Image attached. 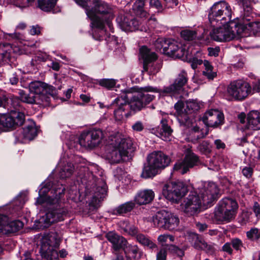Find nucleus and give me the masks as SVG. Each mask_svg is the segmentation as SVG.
<instances>
[{
	"mask_svg": "<svg viewBox=\"0 0 260 260\" xmlns=\"http://www.w3.org/2000/svg\"><path fill=\"white\" fill-rule=\"evenodd\" d=\"M252 210L257 219H260V205L257 202H254Z\"/></svg>",
	"mask_w": 260,
	"mask_h": 260,
	"instance_id": "052dcab7",
	"label": "nucleus"
},
{
	"mask_svg": "<svg viewBox=\"0 0 260 260\" xmlns=\"http://www.w3.org/2000/svg\"><path fill=\"white\" fill-rule=\"evenodd\" d=\"M205 70L203 71V75L209 80H213L216 76V72L213 71V67L210 63L205 60L204 61Z\"/></svg>",
	"mask_w": 260,
	"mask_h": 260,
	"instance_id": "ea45409f",
	"label": "nucleus"
},
{
	"mask_svg": "<svg viewBox=\"0 0 260 260\" xmlns=\"http://www.w3.org/2000/svg\"><path fill=\"white\" fill-rule=\"evenodd\" d=\"M12 47L9 43H0V63H8L10 59Z\"/></svg>",
	"mask_w": 260,
	"mask_h": 260,
	"instance_id": "7c9ffc66",
	"label": "nucleus"
},
{
	"mask_svg": "<svg viewBox=\"0 0 260 260\" xmlns=\"http://www.w3.org/2000/svg\"><path fill=\"white\" fill-rule=\"evenodd\" d=\"M40 31V27L38 25H34L31 26L29 32L31 35H39Z\"/></svg>",
	"mask_w": 260,
	"mask_h": 260,
	"instance_id": "774afa93",
	"label": "nucleus"
},
{
	"mask_svg": "<svg viewBox=\"0 0 260 260\" xmlns=\"http://www.w3.org/2000/svg\"><path fill=\"white\" fill-rule=\"evenodd\" d=\"M144 2L143 0H137L133 6L136 14L141 17H147L148 14L144 10Z\"/></svg>",
	"mask_w": 260,
	"mask_h": 260,
	"instance_id": "4c0bfd02",
	"label": "nucleus"
},
{
	"mask_svg": "<svg viewBox=\"0 0 260 260\" xmlns=\"http://www.w3.org/2000/svg\"><path fill=\"white\" fill-rule=\"evenodd\" d=\"M187 81V74L184 71H182L175 79L173 84L180 92Z\"/></svg>",
	"mask_w": 260,
	"mask_h": 260,
	"instance_id": "e433bc0d",
	"label": "nucleus"
},
{
	"mask_svg": "<svg viewBox=\"0 0 260 260\" xmlns=\"http://www.w3.org/2000/svg\"><path fill=\"white\" fill-rule=\"evenodd\" d=\"M113 9L112 6L100 0H92L91 7L87 9V16L91 20L92 27L98 29L100 34L98 35L96 30L93 32V38L97 40L102 39V35L104 33L105 22L110 27L109 20L113 17Z\"/></svg>",
	"mask_w": 260,
	"mask_h": 260,
	"instance_id": "f03ea898",
	"label": "nucleus"
},
{
	"mask_svg": "<svg viewBox=\"0 0 260 260\" xmlns=\"http://www.w3.org/2000/svg\"><path fill=\"white\" fill-rule=\"evenodd\" d=\"M134 131L137 132H142L144 128V125L141 121H136L132 126Z\"/></svg>",
	"mask_w": 260,
	"mask_h": 260,
	"instance_id": "6e6d98bb",
	"label": "nucleus"
},
{
	"mask_svg": "<svg viewBox=\"0 0 260 260\" xmlns=\"http://www.w3.org/2000/svg\"><path fill=\"white\" fill-rule=\"evenodd\" d=\"M238 205L233 199L225 198L220 201L215 209L213 219L217 222L229 221L234 218Z\"/></svg>",
	"mask_w": 260,
	"mask_h": 260,
	"instance_id": "0eeeda50",
	"label": "nucleus"
},
{
	"mask_svg": "<svg viewBox=\"0 0 260 260\" xmlns=\"http://www.w3.org/2000/svg\"><path fill=\"white\" fill-rule=\"evenodd\" d=\"M242 172L246 178H250L253 174V169L250 167H245L242 169Z\"/></svg>",
	"mask_w": 260,
	"mask_h": 260,
	"instance_id": "13d9d810",
	"label": "nucleus"
},
{
	"mask_svg": "<svg viewBox=\"0 0 260 260\" xmlns=\"http://www.w3.org/2000/svg\"><path fill=\"white\" fill-rule=\"evenodd\" d=\"M111 142L107 149L106 157L111 164H118L125 160L129 153L134 152L136 147L133 140L119 134L110 137Z\"/></svg>",
	"mask_w": 260,
	"mask_h": 260,
	"instance_id": "7ed1b4c3",
	"label": "nucleus"
},
{
	"mask_svg": "<svg viewBox=\"0 0 260 260\" xmlns=\"http://www.w3.org/2000/svg\"><path fill=\"white\" fill-rule=\"evenodd\" d=\"M191 242L193 243V247L197 249L207 251H211L212 246L208 243L200 236L196 234H192L189 238Z\"/></svg>",
	"mask_w": 260,
	"mask_h": 260,
	"instance_id": "c85d7f7f",
	"label": "nucleus"
},
{
	"mask_svg": "<svg viewBox=\"0 0 260 260\" xmlns=\"http://www.w3.org/2000/svg\"><path fill=\"white\" fill-rule=\"evenodd\" d=\"M13 3L15 5L21 9L29 7L28 3L25 0H13Z\"/></svg>",
	"mask_w": 260,
	"mask_h": 260,
	"instance_id": "4d7b16f0",
	"label": "nucleus"
},
{
	"mask_svg": "<svg viewBox=\"0 0 260 260\" xmlns=\"http://www.w3.org/2000/svg\"><path fill=\"white\" fill-rule=\"evenodd\" d=\"M106 238L112 244L113 253L121 249H124L127 243V241L125 238L113 231L107 233Z\"/></svg>",
	"mask_w": 260,
	"mask_h": 260,
	"instance_id": "b1692460",
	"label": "nucleus"
},
{
	"mask_svg": "<svg viewBox=\"0 0 260 260\" xmlns=\"http://www.w3.org/2000/svg\"><path fill=\"white\" fill-rule=\"evenodd\" d=\"M206 32L207 30L205 29L202 33H200L199 30L184 29L181 31L180 35L181 37L185 40L191 41L196 39L201 40L203 38L204 35Z\"/></svg>",
	"mask_w": 260,
	"mask_h": 260,
	"instance_id": "c756f323",
	"label": "nucleus"
},
{
	"mask_svg": "<svg viewBox=\"0 0 260 260\" xmlns=\"http://www.w3.org/2000/svg\"><path fill=\"white\" fill-rule=\"evenodd\" d=\"M167 250L170 253L174 255H176L179 257H181L184 255V251L174 245H168Z\"/></svg>",
	"mask_w": 260,
	"mask_h": 260,
	"instance_id": "c03bdc74",
	"label": "nucleus"
},
{
	"mask_svg": "<svg viewBox=\"0 0 260 260\" xmlns=\"http://www.w3.org/2000/svg\"><path fill=\"white\" fill-rule=\"evenodd\" d=\"M128 250L132 255V257L134 259L138 260L141 257V252L139 251V249L137 245H129L128 247Z\"/></svg>",
	"mask_w": 260,
	"mask_h": 260,
	"instance_id": "de8ad7c7",
	"label": "nucleus"
},
{
	"mask_svg": "<svg viewBox=\"0 0 260 260\" xmlns=\"http://www.w3.org/2000/svg\"><path fill=\"white\" fill-rule=\"evenodd\" d=\"M131 18L122 15H119L116 18V21L119 24L121 29L126 31L125 28L124 27V25H129Z\"/></svg>",
	"mask_w": 260,
	"mask_h": 260,
	"instance_id": "a18cd8bd",
	"label": "nucleus"
},
{
	"mask_svg": "<svg viewBox=\"0 0 260 260\" xmlns=\"http://www.w3.org/2000/svg\"><path fill=\"white\" fill-rule=\"evenodd\" d=\"M7 216L0 214V233L4 231L8 233H15L23 226V223L20 220H15L10 222H8Z\"/></svg>",
	"mask_w": 260,
	"mask_h": 260,
	"instance_id": "393cba45",
	"label": "nucleus"
},
{
	"mask_svg": "<svg viewBox=\"0 0 260 260\" xmlns=\"http://www.w3.org/2000/svg\"><path fill=\"white\" fill-rule=\"evenodd\" d=\"M185 104L182 101H178L174 106L175 109L179 113H181L183 112V109L184 108Z\"/></svg>",
	"mask_w": 260,
	"mask_h": 260,
	"instance_id": "0e129e2a",
	"label": "nucleus"
},
{
	"mask_svg": "<svg viewBox=\"0 0 260 260\" xmlns=\"http://www.w3.org/2000/svg\"><path fill=\"white\" fill-rule=\"evenodd\" d=\"M231 243L232 247L237 251L240 250L241 247L243 246L242 241L238 238L233 239Z\"/></svg>",
	"mask_w": 260,
	"mask_h": 260,
	"instance_id": "864d4df0",
	"label": "nucleus"
},
{
	"mask_svg": "<svg viewBox=\"0 0 260 260\" xmlns=\"http://www.w3.org/2000/svg\"><path fill=\"white\" fill-rule=\"evenodd\" d=\"M219 191L215 183L208 182L197 190L191 191L182 204L184 212L188 216L197 214L200 211L202 204L207 206L216 200Z\"/></svg>",
	"mask_w": 260,
	"mask_h": 260,
	"instance_id": "f257e3e1",
	"label": "nucleus"
},
{
	"mask_svg": "<svg viewBox=\"0 0 260 260\" xmlns=\"http://www.w3.org/2000/svg\"><path fill=\"white\" fill-rule=\"evenodd\" d=\"M167 251L164 248L161 249L156 255V260H166Z\"/></svg>",
	"mask_w": 260,
	"mask_h": 260,
	"instance_id": "bf43d9fd",
	"label": "nucleus"
},
{
	"mask_svg": "<svg viewBox=\"0 0 260 260\" xmlns=\"http://www.w3.org/2000/svg\"><path fill=\"white\" fill-rule=\"evenodd\" d=\"M18 94L20 100L24 103L34 104L36 102L37 96L30 92L27 94L23 90H19Z\"/></svg>",
	"mask_w": 260,
	"mask_h": 260,
	"instance_id": "58836bf2",
	"label": "nucleus"
},
{
	"mask_svg": "<svg viewBox=\"0 0 260 260\" xmlns=\"http://www.w3.org/2000/svg\"><path fill=\"white\" fill-rule=\"evenodd\" d=\"M186 109L184 111L186 113H189L190 110H197L199 108L198 104L194 101H187L185 104Z\"/></svg>",
	"mask_w": 260,
	"mask_h": 260,
	"instance_id": "8fccbe9b",
	"label": "nucleus"
},
{
	"mask_svg": "<svg viewBox=\"0 0 260 260\" xmlns=\"http://www.w3.org/2000/svg\"><path fill=\"white\" fill-rule=\"evenodd\" d=\"M208 54L210 56H217L218 55V53L219 52V48H209L208 49Z\"/></svg>",
	"mask_w": 260,
	"mask_h": 260,
	"instance_id": "69168bd1",
	"label": "nucleus"
},
{
	"mask_svg": "<svg viewBox=\"0 0 260 260\" xmlns=\"http://www.w3.org/2000/svg\"><path fill=\"white\" fill-rule=\"evenodd\" d=\"M179 222V219L176 215L166 210L158 212L153 217V222L155 226L169 231L176 229Z\"/></svg>",
	"mask_w": 260,
	"mask_h": 260,
	"instance_id": "f8f14e48",
	"label": "nucleus"
},
{
	"mask_svg": "<svg viewBox=\"0 0 260 260\" xmlns=\"http://www.w3.org/2000/svg\"><path fill=\"white\" fill-rule=\"evenodd\" d=\"M156 43L161 46L165 54L183 60L187 59L188 52L181 43L172 39H162L157 40Z\"/></svg>",
	"mask_w": 260,
	"mask_h": 260,
	"instance_id": "1a4fd4ad",
	"label": "nucleus"
},
{
	"mask_svg": "<svg viewBox=\"0 0 260 260\" xmlns=\"http://www.w3.org/2000/svg\"><path fill=\"white\" fill-rule=\"evenodd\" d=\"M154 192L151 189L139 191L135 197V202L139 205L150 203L154 199Z\"/></svg>",
	"mask_w": 260,
	"mask_h": 260,
	"instance_id": "bb28decb",
	"label": "nucleus"
},
{
	"mask_svg": "<svg viewBox=\"0 0 260 260\" xmlns=\"http://www.w3.org/2000/svg\"><path fill=\"white\" fill-rule=\"evenodd\" d=\"M11 105L14 108L19 106V100L17 96L6 92L0 91V107L9 109Z\"/></svg>",
	"mask_w": 260,
	"mask_h": 260,
	"instance_id": "a878e982",
	"label": "nucleus"
},
{
	"mask_svg": "<svg viewBox=\"0 0 260 260\" xmlns=\"http://www.w3.org/2000/svg\"><path fill=\"white\" fill-rule=\"evenodd\" d=\"M202 120L207 126L217 127L223 124L224 115L221 112L216 109H211L205 113Z\"/></svg>",
	"mask_w": 260,
	"mask_h": 260,
	"instance_id": "412c9836",
	"label": "nucleus"
},
{
	"mask_svg": "<svg viewBox=\"0 0 260 260\" xmlns=\"http://www.w3.org/2000/svg\"><path fill=\"white\" fill-rule=\"evenodd\" d=\"M103 172L99 170L93 174L91 171L88 174V181L87 187L92 188L94 191V194L92 198L91 203L97 204L106 196L107 192V186L104 178L102 176Z\"/></svg>",
	"mask_w": 260,
	"mask_h": 260,
	"instance_id": "6e6552de",
	"label": "nucleus"
},
{
	"mask_svg": "<svg viewBox=\"0 0 260 260\" xmlns=\"http://www.w3.org/2000/svg\"><path fill=\"white\" fill-rule=\"evenodd\" d=\"M133 93H136V94L133 96L129 102L127 101L128 97L125 95L123 98L122 96L117 98L112 103V105H116L117 107L114 113L116 120L121 121L124 116H127L129 109L135 112L141 111L147 106L148 102L152 99L151 96L145 95V99L143 100L140 92Z\"/></svg>",
	"mask_w": 260,
	"mask_h": 260,
	"instance_id": "39448f33",
	"label": "nucleus"
},
{
	"mask_svg": "<svg viewBox=\"0 0 260 260\" xmlns=\"http://www.w3.org/2000/svg\"><path fill=\"white\" fill-rule=\"evenodd\" d=\"M139 22L138 21L133 18H131L129 25H124V27L125 28L126 31H133L138 28Z\"/></svg>",
	"mask_w": 260,
	"mask_h": 260,
	"instance_id": "09e8293b",
	"label": "nucleus"
},
{
	"mask_svg": "<svg viewBox=\"0 0 260 260\" xmlns=\"http://www.w3.org/2000/svg\"><path fill=\"white\" fill-rule=\"evenodd\" d=\"M75 2L79 6L82 7L85 10L86 12L87 9H88L89 7H91V4L92 0H74Z\"/></svg>",
	"mask_w": 260,
	"mask_h": 260,
	"instance_id": "3c124183",
	"label": "nucleus"
},
{
	"mask_svg": "<svg viewBox=\"0 0 260 260\" xmlns=\"http://www.w3.org/2000/svg\"><path fill=\"white\" fill-rule=\"evenodd\" d=\"M54 237L43 236L40 240L39 252L42 258L45 260H58V254L55 248L58 244Z\"/></svg>",
	"mask_w": 260,
	"mask_h": 260,
	"instance_id": "4468645a",
	"label": "nucleus"
},
{
	"mask_svg": "<svg viewBox=\"0 0 260 260\" xmlns=\"http://www.w3.org/2000/svg\"><path fill=\"white\" fill-rule=\"evenodd\" d=\"M246 236L251 241L257 240L260 238V229L256 228H251L246 232Z\"/></svg>",
	"mask_w": 260,
	"mask_h": 260,
	"instance_id": "79ce46f5",
	"label": "nucleus"
},
{
	"mask_svg": "<svg viewBox=\"0 0 260 260\" xmlns=\"http://www.w3.org/2000/svg\"><path fill=\"white\" fill-rule=\"evenodd\" d=\"M201 164L199 156L190 149L187 151L183 160L177 161L174 166L175 171L181 174H184L189 171L190 169Z\"/></svg>",
	"mask_w": 260,
	"mask_h": 260,
	"instance_id": "a211bd4d",
	"label": "nucleus"
},
{
	"mask_svg": "<svg viewBox=\"0 0 260 260\" xmlns=\"http://www.w3.org/2000/svg\"><path fill=\"white\" fill-rule=\"evenodd\" d=\"M129 235L135 236L137 235L138 233V230L135 225L131 224L127 231L126 232Z\"/></svg>",
	"mask_w": 260,
	"mask_h": 260,
	"instance_id": "680f3d73",
	"label": "nucleus"
},
{
	"mask_svg": "<svg viewBox=\"0 0 260 260\" xmlns=\"http://www.w3.org/2000/svg\"><path fill=\"white\" fill-rule=\"evenodd\" d=\"M237 24H235V29L228 25H223L222 27L213 29L210 32L212 39L216 41L226 42L230 41L236 37L235 31L238 33L237 30Z\"/></svg>",
	"mask_w": 260,
	"mask_h": 260,
	"instance_id": "aec40b11",
	"label": "nucleus"
},
{
	"mask_svg": "<svg viewBox=\"0 0 260 260\" xmlns=\"http://www.w3.org/2000/svg\"><path fill=\"white\" fill-rule=\"evenodd\" d=\"M38 130L32 121H29L26 126L20 128L16 134V138L18 141L31 140L37 135Z\"/></svg>",
	"mask_w": 260,
	"mask_h": 260,
	"instance_id": "4be33fe9",
	"label": "nucleus"
},
{
	"mask_svg": "<svg viewBox=\"0 0 260 260\" xmlns=\"http://www.w3.org/2000/svg\"><path fill=\"white\" fill-rule=\"evenodd\" d=\"M140 54L143 60L144 71L151 75H155L159 71L161 65L154 62L157 58L155 53L150 51L146 46H142L140 49Z\"/></svg>",
	"mask_w": 260,
	"mask_h": 260,
	"instance_id": "dca6fc26",
	"label": "nucleus"
},
{
	"mask_svg": "<svg viewBox=\"0 0 260 260\" xmlns=\"http://www.w3.org/2000/svg\"><path fill=\"white\" fill-rule=\"evenodd\" d=\"M140 92V95H142L141 97L143 100L145 99V95L151 96L152 99L151 100H150V101L148 102V105L155 98L154 95L150 93V92H158L160 94H166L170 95L174 94L179 92V90L176 88L173 84L169 86L164 87L162 89H158L156 87H154L151 86H147L145 87H139L138 86H135L131 88L125 89L123 90V92L126 94L131 93V92Z\"/></svg>",
	"mask_w": 260,
	"mask_h": 260,
	"instance_id": "9b49d317",
	"label": "nucleus"
},
{
	"mask_svg": "<svg viewBox=\"0 0 260 260\" xmlns=\"http://www.w3.org/2000/svg\"><path fill=\"white\" fill-rule=\"evenodd\" d=\"M59 166L60 170L58 176L61 179H66L70 177L75 170L74 165L69 162H63L62 163V162L60 161Z\"/></svg>",
	"mask_w": 260,
	"mask_h": 260,
	"instance_id": "2f4dec72",
	"label": "nucleus"
},
{
	"mask_svg": "<svg viewBox=\"0 0 260 260\" xmlns=\"http://www.w3.org/2000/svg\"><path fill=\"white\" fill-rule=\"evenodd\" d=\"M251 87L247 82L238 80L231 83L227 88L230 100L242 101L250 93Z\"/></svg>",
	"mask_w": 260,
	"mask_h": 260,
	"instance_id": "ddd939ff",
	"label": "nucleus"
},
{
	"mask_svg": "<svg viewBox=\"0 0 260 260\" xmlns=\"http://www.w3.org/2000/svg\"><path fill=\"white\" fill-rule=\"evenodd\" d=\"M15 110H11L8 114L0 115V125L5 128H12L15 125H21L24 121L25 116L23 113Z\"/></svg>",
	"mask_w": 260,
	"mask_h": 260,
	"instance_id": "6ab92c4d",
	"label": "nucleus"
},
{
	"mask_svg": "<svg viewBox=\"0 0 260 260\" xmlns=\"http://www.w3.org/2000/svg\"><path fill=\"white\" fill-rule=\"evenodd\" d=\"M135 203L133 201H129L122 204L117 207L115 210L116 215H123L131 212L135 207Z\"/></svg>",
	"mask_w": 260,
	"mask_h": 260,
	"instance_id": "f704fd0d",
	"label": "nucleus"
},
{
	"mask_svg": "<svg viewBox=\"0 0 260 260\" xmlns=\"http://www.w3.org/2000/svg\"><path fill=\"white\" fill-rule=\"evenodd\" d=\"M232 246L231 243L227 242L223 245L222 249L223 251L226 252L230 254H232L233 253Z\"/></svg>",
	"mask_w": 260,
	"mask_h": 260,
	"instance_id": "e2e57ef3",
	"label": "nucleus"
},
{
	"mask_svg": "<svg viewBox=\"0 0 260 260\" xmlns=\"http://www.w3.org/2000/svg\"><path fill=\"white\" fill-rule=\"evenodd\" d=\"M137 241L142 245L147 246L150 249L156 247V245L148 237L143 234H139L137 235Z\"/></svg>",
	"mask_w": 260,
	"mask_h": 260,
	"instance_id": "a19ab883",
	"label": "nucleus"
},
{
	"mask_svg": "<svg viewBox=\"0 0 260 260\" xmlns=\"http://www.w3.org/2000/svg\"><path fill=\"white\" fill-rule=\"evenodd\" d=\"M58 0H38V7L45 12L51 11L55 6Z\"/></svg>",
	"mask_w": 260,
	"mask_h": 260,
	"instance_id": "c9c22d12",
	"label": "nucleus"
},
{
	"mask_svg": "<svg viewBox=\"0 0 260 260\" xmlns=\"http://www.w3.org/2000/svg\"><path fill=\"white\" fill-rule=\"evenodd\" d=\"M105 137V134L101 129L94 128L83 133L79 138V141L81 146L85 148H93L99 145Z\"/></svg>",
	"mask_w": 260,
	"mask_h": 260,
	"instance_id": "f3484780",
	"label": "nucleus"
},
{
	"mask_svg": "<svg viewBox=\"0 0 260 260\" xmlns=\"http://www.w3.org/2000/svg\"><path fill=\"white\" fill-rule=\"evenodd\" d=\"M116 83V81L113 79H102L99 81V84L107 89L114 87Z\"/></svg>",
	"mask_w": 260,
	"mask_h": 260,
	"instance_id": "37998d69",
	"label": "nucleus"
},
{
	"mask_svg": "<svg viewBox=\"0 0 260 260\" xmlns=\"http://www.w3.org/2000/svg\"><path fill=\"white\" fill-rule=\"evenodd\" d=\"M129 223L127 221H120L119 223V226L121 229L126 233L130 226Z\"/></svg>",
	"mask_w": 260,
	"mask_h": 260,
	"instance_id": "338daca9",
	"label": "nucleus"
},
{
	"mask_svg": "<svg viewBox=\"0 0 260 260\" xmlns=\"http://www.w3.org/2000/svg\"><path fill=\"white\" fill-rule=\"evenodd\" d=\"M45 86V83L41 81L31 82L29 85V91L31 93L36 95L37 99L38 95L44 92Z\"/></svg>",
	"mask_w": 260,
	"mask_h": 260,
	"instance_id": "72a5a7b5",
	"label": "nucleus"
},
{
	"mask_svg": "<svg viewBox=\"0 0 260 260\" xmlns=\"http://www.w3.org/2000/svg\"><path fill=\"white\" fill-rule=\"evenodd\" d=\"M247 123L246 128L252 130L260 129V113L257 111H252L247 115Z\"/></svg>",
	"mask_w": 260,
	"mask_h": 260,
	"instance_id": "cd10ccee",
	"label": "nucleus"
},
{
	"mask_svg": "<svg viewBox=\"0 0 260 260\" xmlns=\"http://www.w3.org/2000/svg\"><path fill=\"white\" fill-rule=\"evenodd\" d=\"M187 192V187L182 182H171L163 186L162 193L168 200L177 203Z\"/></svg>",
	"mask_w": 260,
	"mask_h": 260,
	"instance_id": "2eb2a0df",
	"label": "nucleus"
},
{
	"mask_svg": "<svg viewBox=\"0 0 260 260\" xmlns=\"http://www.w3.org/2000/svg\"><path fill=\"white\" fill-rule=\"evenodd\" d=\"M208 134V129L206 127L204 130L201 129L199 126H194L190 132L189 139L194 144L196 143L199 139L205 137Z\"/></svg>",
	"mask_w": 260,
	"mask_h": 260,
	"instance_id": "473e14b6",
	"label": "nucleus"
},
{
	"mask_svg": "<svg viewBox=\"0 0 260 260\" xmlns=\"http://www.w3.org/2000/svg\"><path fill=\"white\" fill-rule=\"evenodd\" d=\"M148 130L149 132L164 141H170L173 132V129L168 124L167 120L165 119L161 120L160 126L149 128Z\"/></svg>",
	"mask_w": 260,
	"mask_h": 260,
	"instance_id": "5701e85b",
	"label": "nucleus"
},
{
	"mask_svg": "<svg viewBox=\"0 0 260 260\" xmlns=\"http://www.w3.org/2000/svg\"><path fill=\"white\" fill-rule=\"evenodd\" d=\"M209 143L207 141H203L197 146V149L202 153H209L211 151Z\"/></svg>",
	"mask_w": 260,
	"mask_h": 260,
	"instance_id": "49530a36",
	"label": "nucleus"
},
{
	"mask_svg": "<svg viewBox=\"0 0 260 260\" xmlns=\"http://www.w3.org/2000/svg\"><path fill=\"white\" fill-rule=\"evenodd\" d=\"M232 10L230 5L224 1H220L215 3L210 8L208 14L209 20L211 24L214 27V22L219 20L229 21L231 19Z\"/></svg>",
	"mask_w": 260,
	"mask_h": 260,
	"instance_id": "9d476101",
	"label": "nucleus"
},
{
	"mask_svg": "<svg viewBox=\"0 0 260 260\" xmlns=\"http://www.w3.org/2000/svg\"><path fill=\"white\" fill-rule=\"evenodd\" d=\"M64 190L65 188L62 185L57 188H52L50 190L51 193H53L52 196L45 197L47 204L56 207H53L39 219L41 228H46L52 223L63 220V216L66 214V210L61 208L60 204L61 199L64 195Z\"/></svg>",
	"mask_w": 260,
	"mask_h": 260,
	"instance_id": "20e7f679",
	"label": "nucleus"
},
{
	"mask_svg": "<svg viewBox=\"0 0 260 260\" xmlns=\"http://www.w3.org/2000/svg\"><path fill=\"white\" fill-rule=\"evenodd\" d=\"M170 162V158L164 152L154 151L147 156V164L144 166L141 176L144 178L153 177Z\"/></svg>",
	"mask_w": 260,
	"mask_h": 260,
	"instance_id": "423d86ee",
	"label": "nucleus"
},
{
	"mask_svg": "<svg viewBox=\"0 0 260 260\" xmlns=\"http://www.w3.org/2000/svg\"><path fill=\"white\" fill-rule=\"evenodd\" d=\"M149 6L157 9L158 12L162 11V5L159 0H149Z\"/></svg>",
	"mask_w": 260,
	"mask_h": 260,
	"instance_id": "603ef678",
	"label": "nucleus"
},
{
	"mask_svg": "<svg viewBox=\"0 0 260 260\" xmlns=\"http://www.w3.org/2000/svg\"><path fill=\"white\" fill-rule=\"evenodd\" d=\"M188 61L191 63V68L193 69H196L199 65L204 63L202 60L196 57L188 58Z\"/></svg>",
	"mask_w": 260,
	"mask_h": 260,
	"instance_id": "5fc2aeb1",
	"label": "nucleus"
}]
</instances>
